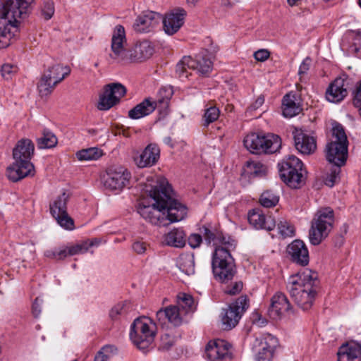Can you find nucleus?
Masks as SVG:
<instances>
[{"label": "nucleus", "instance_id": "nucleus-23", "mask_svg": "<svg viewBox=\"0 0 361 361\" xmlns=\"http://www.w3.org/2000/svg\"><path fill=\"white\" fill-rule=\"evenodd\" d=\"M287 252L293 262L306 266L309 263V252L306 245L300 240H295L287 247Z\"/></svg>", "mask_w": 361, "mask_h": 361}, {"label": "nucleus", "instance_id": "nucleus-61", "mask_svg": "<svg viewBox=\"0 0 361 361\" xmlns=\"http://www.w3.org/2000/svg\"><path fill=\"white\" fill-rule=\"evenodd\" d=\"M234 4V1L231 0H221V5L225 7H231Z\"/></svg>", "mask_w": 361, "mask_h": 361}, {"label": "nucleus", "instance_id": "nucleus-26", "mask_svg": "<svg viewBox=\"0 0 361 361\" xmlns=\"http://www.w3.org/2000/svg\"><path fill=\"white\" fill-rule=\"evenodd\" d=\"M162 19L159 13L147 11L138 16L133 24V28L138 32H149L152 28L157 25Z\"/></svg>", "mask_w": 361, "mask_h": 361}, {"label": "nucleus", "instance_id": "nucleus-4", "mask_svg": "<svg viewBox=\"0 0 361 361\" xmlns=\"http://www.w3.org/2000/svg\"><path fill=\"white\" fill-rule=\"evenodd\" d=\"M35 147L29 139L19 140L13 150V164L7 168V176L13 182L33 175L34 166L30 159L34 154Z\"/></svg>", "mask_w": 361, "mask_h": 361}, {"label": "nucleus", "instance_id": "nucleus-28", "mask_svg": "<svg viewBox=\"0 0 361 361\" xmlns=\"http://www.w3.org/2000/svg\"><path fill=\"white\" fill-rule=\"evenodd\" d=\"M278 345L279 341L276 337L270 334H266L255 339L252 348L255 350L269 351L270 354L273 355Z\"/></svg>", "mask_w": 361, "mask_h": 361}, {"label": "nucleus", "instance_id": "nucleus-22", "mask_svg": "<svg viewBox=\"0 0 361 361\" xmlns=\"http://www.w3.org/2000/svg\"><path fill=\"white\" fill-rule=\"evenodd\" d=\"M160 158V149L155 143L149 144L137 156L134 161L139 168H147L155 165Z\"/></svg>", "mask_w": 361, "mask_h": 361}, {"label": "nucleus", "instance_id": "nucleus-17", "mask_svg": "<svg viewBox=\"0 0 361 361\" xmlns=\"http://www.w3.org/2000/svg\"><path fill=\"white\" fill-rule=\"evenodd\" d=\"M205 356L210 361H231V345L224 340L210 341L205 348Z\"/></svg>", "mask_w": 361, "mask_h": 361}, {"label": "nucleus", "instance_id": "nucleus-8", "mask_svg": "<svg viewBox=\"0 0 361 361\" xmlns=\"http://www.w3.org/2000/svg\"><path fill=\"white\" fill-rule=\"evenodd\" d=\"M156 336L154 324L147 317H138L130 326V338L137 348L145 351L152 347Z\"/></svg>", "mask_w": 361, "mask_h": 361}, {"label": "nucleus", "instance_id": "nucleus-41", "mask_svg": "<svg viewBox=\"0 0 361 361\" xmlns=\"http://www.w3.org/2000/svg\"><path fill=\"white\" fill-rule=\"evenodd\" d=\"M247 168L249 173L254 176H262L267 171L266 166L259 161H247Z\"/></svg>", "mask_w": 361, "mask_h": 361}, {"label": "nucleus", "instance_id": "nucleus-55", "mask_svg": "<svg viewBox=\"0 0 361 361\" xmlns=\"http://www.w3.org/2000/svg\"><path fill=\"white\" fill-rule=\"evenodd\" d=\"M132 247L133 250L140 255L143 254L147 249L146 243L142 241H135Z\"/></svg>", "mask_w": 361, "mask_h": 361}, {"label": "nucleus", "instance_id": "nucleus-11", "mask_svg": "<svg viewBox=\"0 0 361 361\" xmlns=\"http://www.w3.org/2000/svg\"><path fill=\"white\" fill-rule=\"evenodd\" d=\"M187 68L195 70L201 75H207L212 70V62L203 54L196 55L195 59L185 56L176 67L179 78L188 77Z\"/></svg>", "mask_w": 361, "mask_h": 361}, {"label": "nucleus", "instance_id": "nucleus-27", "mask_svg": "<svg viewBox=\"0 0 361 361\" xmlns=\"http://www.w3.org/2000/svg\"><path fill=\"white\" fill-rule=\"evenodd\" d=\"M248 221L257 229L272 231L276 226V221L271 216H266L259 209H253L248 213Z\"/></svg>", "mask_w": 361, "mask_h": 361}, {"label": "nucleus", "instance_id": "nucleus-6", "mask_svg": "<svg viewBox=\"0 0 361 361\" xmlns=\"http://www.w3.org/2000/svg\"><path fill=\"white\" fill-rule=\"evenodd\" d=\"M333 140L327 143L326 157L334 165H345L348 158V141L343 126L336 123L332 128Z\"/></svg>", "mask_w": 361, "mask_h": 361}, {"label": "nucleus", "instance_id": "nucleus-50", "mask_svg": "<svg viewBox=\"0 0 361 361\" xmlns=\"http://www.w3.org/2000/svg\"><path fill=\"white\" fill-rule=\"evenodd\" d=\"M353 105L358 109L361 116V81L357 83L356 89L353 93Z\"/></svg>", "mask_w": 361, "mask_h": 361}, {"label": "nucleus", "instance_id": "nucleus-21", "mask_svg": "<svg viewBox=\"0 0 361 361\" xmlns=\"http://www.w3.org/2000/svg\"><path fill=\"white\" fill-rule=\"evenodd\" d=\"M185 16L186 11L182 8H177L166 14L162 20L164 32L169 35L176 33L183 25Z\"/></svg>", "mask_w": 361, "mask_h": 361}, {"label": "nucleus", "instance_id": "nucleus-60", "mask_svg": "<svg viewBox=\"0 0 361 361\" xmlns=\"http://www.w3.org/2000/svg\"><path fill=\"white\" fill-rule=\"evenodd\" d=\"M169 336L168 335L165 336V339H168ZM173 342L171 340H169L168 341H164V338H162V343L160 345V348L164 350H168L171 348V347L173 345Z\"/></svg>", "mask_w": 361, "mask_h": 361}, {"label": "nucleus", "instance_id": "nucleus-1", "mask_svg": "<svg viewBox=\"0 0 361 361\" xmlns=\"http://www.w3.org/2000/svg\"><path fill=\"white\" fill-rule=\"evenodd\" d=\"M173 190L165 178H161L149 190V196L154 200L152 205L140 204L137 212L145 219L154 225L162 224L166 211V219L171 222L183 219L187 214V207L172 197Z\"/></svg>", "mask_w": 361, "mask_h": 361}, {"label": "nucleus", "instance_id": "nucleus-53", "mask_svg": "<svg viewBox=\"0 0 361 361\" xmlns=\"http://www.w3.org/2000/svg\"><path fill=\"white\" fill-rule=\"evenodd\" d=\"M270 53L267 49H259L254 53L255 59L258 61H264L269 57Z\"/></svg>", "mask_w": 361, "mask_h": 361}, {"label": "nucleus", "instance_id": "nucleus-42", "mask_svg": "<svg viewBox=\"0 0 361 361\" xmlns=\"http://www.w3.org/2000/svg\"><path fill=\"white\" fill-rule=\"evenodd\" d=\"M341 166L334 165L331 169L329 173L326 175L324 183L329 187H333L334 184L339 180V174L341 173Z\"/></svg>", "mask_w": 361, "mask_h": 361}, {"label": "nucleus", "instance_id": "nucleus-2", "mask_svg": "<svg viewBox=\"0 0 361 361\" xmlns=\"http://www.w3.org/2000/svg\"><path fill=\"white\" fill-rule=\"evenodd\" d=\"M319 281L318 274L305 269L292 275L286 283V289L295 304L303 310H310L317 295Z\"/></svg>", "mask_w": 361, "mask_h": 361}, {"label": "nucleus", "instance_id": "nucleus-59", "mask_svg": "<svg viewBox=\"0 0 361 361\" xmlns=\"http://www.w3.org/2000/svg\"><path fill=\"white\" fill-rule=\"evenodd\" d=\"M167 315L166 307L164 310L161 309L157 312V317L161 324H166Z\"/></svg>", "mask_w": 361, "mask_h": 361}, {"label": "nucleus", "instance_id": "nucleus-20", "mask_svg": "<svg viewBox=\"0 0 361 361\" xmlns=\"http://www.w3.org/2000/svg\"><path fill=\"white\" fill-rule=\"evenodd\" d=\"M154 49L149 41L137 42L130 49H128L125 62H142L149 59L154 54Z\"/></svg>", "mask_w": 361, "mask_h": 361}, {"label": "nucleus", "instance_id": "nucleus-12", "mask_svg": "<svg viewBox=\"0 0 361 361\" xmlns=\"http://www.w3.org/2000/svg\"><path fill=\"white\" fill-rule=\"evenodd\" d=\"M71 73L68 66L59 64L49 68L42 75L37 87L41 96H47L54 90L57 84L61 82Z\"/></svg>", "mask_w": 361, "mask_h": 361}, {"label": "nucleus", "instance_id": "nucleus-52", "mask_svg": "<svg viewBox=\"0 0 361 361\" xmlns=\"http://www.w3.org/2000/svg\"><path fill=\"white\" fill-rule=\"evenodd\" d=\"M188 241L191 247L196 248L200 245L202 238L200 234L192 233L188 237Z\"/></svg>", "mask_w": 361, "mask_h": 361}, {"label": "nucleus", "instance_id": "nucleus-48", "mask_svg": "<svg viewBox=\"0 0 361 361\" xmlns=\"http://www.w3.org/2000/svg\"><path fill=\"white\" fill-rule=\"evenodd\" d=\"M54 13V4L52 1H47L44 2L42 8V15L45 20H49Z\"/></svg>", "mask_w": 361, "mask_h": 361}, {"label": "nucleus", "instance_id": "nucleus-64", "mask_svg": "<svg viewBox=\"0 0 361 361\" xmlns=\"http://www.w3.org/2000/svg\"><path fill=\"white\" fill-rule=\"evenodd\" d=\"M164 142L165 143L168 144V145H171V138L170 137H165L164 139Z\"/></svg>", "mask_w": 361, "mask_h": 361}, {"label": "nucleus", "instance_id": "nucleus-36", "mask_svg": "<svg viewBox=\"0 0 361 361\" xmlns=\"http://www.w3.org/2000/svg\"><path fill=\"white\" fill-rule=\"evenodd\" d=\"M102 155V150L97 147H91L78 151L76 157L80 161L96 160Z\"/></svg>", "mask_w": 361, "mask_h": 361}, {"label": "nucleus", "instance_id": "nucleus-10", "mask_svg": "<svg viewBox=\"0 0 361 361\" xmlns=\"http://www.w3.org/2000/svg\"><path fill=\"white\" fill-rule=\"evenodd\" d=\"M243 144L252 154H273L281 148V140L277 135L252 133L245 137Z\"/></svg>", "mask_w": 361, "mask_h": 361}, {"label": "nucleus", "instance_id": "nucleus-29", "mask_svg": "<svg viewBox=\"0 0 361 361\" xmlns=\"http://www.w3.org/2000/svg\"><path fill=\"white\" fill-rule=\"evenodd\" d=\"M344 86V80L342 78H336L329 87L326 92V99L334 103L343 100L348 94V91Z\"/></svg>", "mask_w": 361, "mask_h": 361}, {"label": "nucleus", "instance_id": "nucleus-16", "mask_svg": "<svg viewBox=\"0 0 361 361\" xmlns=\"http://www.w3.org/2000/svg\"><path fill=\"white\" fill-rule=\"evenodd\" d=\"M248 307L249 300L245 295L240 296L231 303L228 308L224 310L221 318L224 329L230 330L234 328Z\"/></svg>", "mask_w": 361, "mask_h": 361}, {"label": "nucleus", "instance_id": "nucleus-43", "mask_svg": "<svg viewBox=\"0 0 361 361\" xmlns=\"http://www.w3.org/2000/svg\"><path fill=\"white\" fill-rule=\"evenodd\" d=\"M279 233L284 238L294 235L293 226L287 221L281 220L277 224Z\"/></svg>", "mask_w": 361, "mask_h": 361}, {"label": "nucleus", "instance_id": "nucleus-62", "mask_svg": "<svg viewBox=\"0 0 361 361\" xmlns=\"http://www.w3.org/2000/svg\"><path fill=\"white\" fill-rule=\"evenodd\" d=\"M200 0H187V3L188 4L192 5V6H195L196 4L200 1Z\"/></svg>", "mask_w": 361, "mask_h": 361}, {"label": "nucleus", "instance_id": "nucleus-37", "mask_svg": "<svg viewBox=\"0 0 361 361\" xmlns=\"http://www.w3.org/2000/svg\"><path fill=\"white\" fill-rule=\"evenodd\" d=\"M279 201V196L272 190L264 191L260 196L259 202L264 207H275Z\"/></svg>", "mask_w": 361, "mask_h": 361}, {"label": "nucleus", "instance_id": "nucleus-34", "mask_svg": "<svg viewBox=\"0 0 361 361\" xmlns=\"http://www.w3.org/2000/svg\"><path fill=\"white\" fill-rule=\"evenodd\" d=\"M180 270L187 276L195 274V259L193 255H181L178 261Z\"/></svg>", "mask_w": 361, "mask_h": 361}, {"label": "nucleus", "instance_id": "nucleus-9", "mask_svg": "<svg viewBox=\"0 0 361 361\" xmlns=\"http://www.w3.org/2000/svg\"><path fill=\"white\" fill-rule=\"evenodd\" d=\"M334 221L332 209L326 207L319 210L312 221L309 232L310 243L314 245H319L328 236L333 228Z\"/></svg>", "mask_w": 361, "mask_h": 361}, {"label": "nucleus", "instance_id": "nucleus-14", "mask_svg": "<svg viewBox=\"0 0 361 361\" xmlns=\"http://www.w3.org/2000/svg\"><path fill=\"white\" fill-rule=\"evenodd\" d=\"M70 194L63 192L57 196L49 204V209L52 216L63 228L72 230L74 228V221L67 212V203Z\"/></svg>", "mask_w": 361, "mask_h": 361}, {"label": "nucleus", "instance_id": "nucleus-56", "mask_svg": "<svg viewBox=\"0 0 361 361\" xmlns=\"http://www.w3.org/2000/svg\"><path fill=\"white\" fill-rule=\"evenodd\" d=\"M311 59L309 57H307L301 63L299 68L298 73L299 75L305 74L309 70L311 65Z\"/></svg>", "mask_w": 361, "mask_h": 361}, {"label": "nucleus", "instance_id": "nucleus-15", "mask_svg": "<svg viewBox=\"0 0 361 361\" xmlns=\"http://www.w3.org/2000/svg\"><path fill=\"white\" fill-rule=\"evenodd\" d=\"M126 88L119 82L106 85L99 94L97 109L106 111L119 104L121 99L126 94Z\"/></svg>", "mask_w": 361, "mask_h": 361}, {"label": "nucleus", "instance_id": "nucleus-38", "mask_svg": "<svg viewBox=\"0 0 361 361\" xmlns=\"http://www.w3.org/2000/svg\"><path fill=\"white\" fill-rule=\"evenodd\" d=\"M94 245L93 241H85L81 244H77L71 247H63V250H67V256H73L75 255L85 253L87 252L90 247Z\"/></svg>", "mask_w": 361, "mask_h": 361}, {"label": "nucleus", "instance_id": "nucleus-19", "mask_svg": "<svg viewBox=\"0 0 361 361\" xmlns=\"http://www.w3.org/2000/svg\"><path fill=\"white\" fill-rule=\"evenodd\" d=\"M126 43V32L123 26L118 25L116 26L111 43V49L112 53L110 57L118 61L125 62L126 60L128 49L125 48Z\"/></svg>", "mask_w": 361, "mask_h": 361}, {"label": "nucleus", "instance_id": "nucleus-58", "mask_svg": "<svg viewBox=\"0 0 361 361\" xmlns=\"http://www.w3.org/2000/svg\"><path fill=\"white\" fill-rule=\"evenodd\" d=\"M264 102V97L262 95L259 96L257 99L255 101L253 104L250 105L249 107V109L252 110H257L259 109Z\"/></svg>", "mask_w": 361, "mask_h": 361}, {"label": "nucleus", "instance_id": "nucleus-54", "mask_svg": "<svg viewBox=\"0 0 361 361\" xmlns=\"http://www.w3.org/2000/svg\"><path fill=\"white\" fill-rule=\"evenodd\" d=\"M257 352L256 361H271L273 355L269 352H262L261 350H255Z\"/></svg>", "mask_w": 361, "mask_h": 361}, {"label": "nucleus", "instance_id": "nucleus-7", "mask_svg": "<svg viewBox=\"0 0 361 361\" xmlns=\"http://www.w3.org/2000/svg\"><path fill=\"white\" fill-rule=\"evenodd\" d=\"M279 176L288 187L301 188L305 183L302 162L295 156L290 155L278 164Z\"/></svg>", "mask_w": 361, "mask_h": 361}, {"label": "nucleus", "instance_id": "nucleus-44", "mask_svg": "<svg viewBox=\"0 0 361 361\" xmlns=\"http://www.w3.org/2000/svg\"><path fill=\"white\" fill-rule=\"evenodd\" d=\"M113 349L111 345L103 347L95 355L94 361H109L113 355Z\"/></svg>", "mask_w": 361, "mask_h": 361}, {"label": "nucleus", "instance_id": "nucleus-47", "mask_svg": "<svg viewBox=\"0 0 361 361\" xmlns=\"http://www.w3.org/2000/svg\"><path fill=\"white\" fill-rule=\"evenodd\" d=\"M18 71V67L10 63H5L1 66V72L3 78L9 80Z\"/></svg>", "mask_w": 361, "mask_h": 361}, {"label": "nucleus", "instance_id": "nucleus-51", "mask_svg": "<svg viewBox=\"0 0 361 361\" xmlns=\"http://www.w3.org/2000/svg\"><path fill=\"white\" fill-rule=\"evenodd\" d=\"M243 286L242 281H236L232 286H228L224 291L228 295H233L242 290Z\"/></svg>", "mask_w": 361, "mask_h": 361}, {"label": "nucleus", "instance_id": "nucleus-31", "mask_svg": "<svg viewBox=\"0 0 361 361\" xmlns=\"http://www.w3.org/2000/svg\"><path fill=\"white\" fill-rule=\"evenodd\" d=\"M283 115L286 118H292L299 114L302 109L296 103V95L293 92L287 93L282 100Z\"/></svg>", "mask_w": 361, "mask_h": 361}, {"label": "nucleus", "instance_id": "nucleus-32", "mask_svg": "<svg viewBox=\"0 0 361 361\" xmlns=\"http://www.w3.org/2000/svg\"><path fill=\"white\" fill-rule=\"evenodd\" d=\"M202 228L204 230V239L208 243L212 242L214 244H217L219 243L222 244L224 247L235 248L233 240L232 242L226 240L222 233L216 230L211 231L205 226H203Z\"/></svg>", "mask_w": 361, "mask_h": 361}, {"label": "nucleus", "instance_id": "nucleus-13", "mask_svg": "<svg viewBox=\"0 0 361 361\" xmlns=\"http://www.w3.org/2000/svg\"><path fill=\"white\" fill-rule=\"evenodd\" d=\"M163 92H167L164 97L159 99L157 102L152 100L150 98L145 99L128 111V117L131 119H139L149 115L156 108L164 109L166 110L169 107L172 91L163 88L160 90V94H162Z\"/></svg>", "mask_w": 361, "mask_h": 361}, {"label": "nucleus", "instance_id": "nucleus-35", "mask_svg": "<svg viewBox=\"0 0 361 361\" xmlns=\"http://www.w3.org/2000/svg\"><path fill=\"white\" fill-rule=\"evenodd\" d=\"M57 144V138L54 133L44 131L42 136L37 139V146L40 149L52 148Z\"/></svg>", "mask_w": 361, "mask_h": 361}, {"label": "nucleus", "instance_id": "nucleus-5", "mask_svg": "<svg viewBox=\"0 0 361 361\" xmlns=\"http://www.w3.org/2000/svg\"><path fill=\"white\" fill-rule=\"evenodd\" d=\"M231 249L216 247L212 255V267L214 277L223 283H228L237 274L235 259L231 254Z\"/></svg>", "mask_w": 361, "mask_h": 361}, {"label": "nucleus", "instance_id": "nucleus-3", "mask_svg": "<svg viewBox=\"0 0 361 361\" xmlns=\"http://www.w3.org/2000/svg\"><path fill=\"white\" fill-rule=\"evenodd\" d=\"M35 0H6L0 5V49L9 46L18 30L19 19H24L30 11Z\"/></svg>", "mask_w": 361, "mask_h": 361}, {"label": "nucleus", "instance_id": "nucleus-45", "mask_svg": "<svg viewBox=\"0 0 361 361\" xmlns=\"http://www.w3.org/2000/svg\"><path fill=\"white\" fill-rule=\"evenodd\" d=\"M44 256L52 259L61 260L67 257V250L63 248L47 250L44 252Z\"/></svg>", "mask_w": 361, "mask_h": 361}, {"label": "nucleus", "instance_id": "nucleus-25", "mask_svg": "<svg viewBox=\"0 0 361 361\" xmlns=\"http://www.w3.org/2000/svg\"><path fill=\"white\" fill-rule=\"evenodd\" d=\"M291 310L292 306L283 293L279 292L272 296L269 308L271 317L274 319H279L285 312H291Z\"/></svg>", "mask_w": 361, "mask_h": 361}, {"label": "nucleus", "instance_id": "nucleus-33", "mask_svg": "<svg viewBox=\"0 0 361 361\" xmlns=\"http://www.w3.org/2000/svg\"><path fill=\"white\" fill-rule=\"evenodd\" d=\"M166 244L176 247H183L185 245V234L183 229L175 228L165 236Z\"/></svg>", "mask_w": 361, "mask_h": 361}, {"label": "nucleus", "instance_id": "nucleus-39", "mask_svg": "<svg viewBox=\"0 0 361 361\" xmlns=\"http://www.w3.org/2000/svg\"><path fill=\"white\" fill-rule=\"evenodd\" d=\"M219 114L220 111L216 106H211L207 109L202 117V126L207 127L210 123L218 119Z\"/></svg>", "mask_w": 361, "mask_h": 361}, {"label": "nucleus", "instance_id": "nucleus-63", "mask_svg": "<svg viewBox=\"0 0 361 361\" xmlns=\"http://www.w3.org/2000/svg\"><path fill=\"white\" fill-rule=\"evenodd\" d=\"M288 1V3L290 6H293L294 5H295L296 2L298 1V0H287Z\"/></svg>", "mask_w": 361, "mask_h": 361}, {"label": "nucleus", "instance_id": "nucleus-40", "mask_svg": "<svg viewBox=\"0 0 361 361\" xmlns=\"http://www.w3.org/2000/svg\"><path fill=\"white\" fill-rule=\"evenodd\" d=\"M167 320L173 326H177L181 324L182 318L180 316L179 308L177 306H169L166 307Z\"/></svg>", "mask_w": 361, "mask_h": 361}, {"label": "nucleus", "instance_id": "nucleus-18", "mask_svg": "<svg viewBox=\"0 0 361 361\" xmlns=\"http://www.w3.org/2000/svg\"><path fill=\"white\" fill-rule=\"evenodd\" d=\"M130 173L123 167L111 169L104 180V186L110 190H121L129 184Z\"/></svg>", "mask_w": 361, "mask_h": 361}, {"label": "nucleus", "instance_id": "nucleus-49", "mask_svg": "<svg viewBox=\"0 0 361 361\" xmlns=\"http://www.w3.org/2000/svg\"><path fill=\"white\" fill-rule=\"evenodd\" d=\"M126 303H118L114 306L109 312V317L112 320H116L118 315H122L126 313Z\"/></svg>", "mask_w": 361, "mask_h": 361}, {"label": "nucleus", "instance_id": "nucleus-30", "mask_svg": "<svg viewBox=\"0 0 361 361\" xmlns=\"http://www.w3.org/2000/svg\"><path fill=\"white\" fill-rule=\"evenodd\" d=\"M337 355L338 361H361V345L358 343L343 345Z\"/></svg>", "mask_w": 361, "mask_h": 361}, {"label": "nucleus", "instance_id": "nucleus-24", "mask_svg": "<svg viewBox=\"0 0 361 361\" xmlns=\"http://www.w3.org/2000/svg\"><path fill=\"white\" fill-rule=\"evenodd\" d=\"M296 149L303 154H311L317 149L316 140L301 130L295 129L293 132Z\"/></svg>", "mask_w": 361, "mask_h": 361}, {"label": "nucleus", "instance_id": "nucleus-46", "mask_svg": "<svg viewBox=\"0 0 361 361\" xmlns=\"http://www.w3.org/2000/svg\"><path fill=\"white\" fill-rule=\"evenodd\" d=\"M194 304L193 298L191 295L183 293L181 296L178 298V305L183 309L185 310V312H188L192 310Z\"/></svg>", "mask_w": 361, "mask_h": 361}, {"label": "nucleus", "instance_id": "nucleus-57", "mask_svg": "<svg viewBox=\"0 0 361 361\" xmlns=\"http://www.w3.org/2000/svg\"><path fill=\"white\" fill-rule=\"evenodd\" d=\"M42 302L39 298H36L32 304V314L35 317H38L41 313L40 303Z\"/></svg>", "mask_w": 361, "mask_h": 361}]
</instances>
